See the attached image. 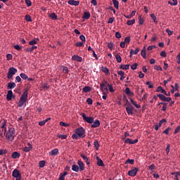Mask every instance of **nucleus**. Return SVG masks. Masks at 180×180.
Returning <instances> with one entry per match:
<instances>
[{
    "label": "nucleus",
    "mask_w": 180,
    "mask_h": 180,
    "mask_svg": "<svg viewBox=\"0 0 180 180\" xmlns=\"http://www.w3.org/2000/svg\"><path fill=\"white\" fill-rule=\"evenodd\" d=\"M82 116L84 119V121H86V122H89L90 124H91V128H98V126L101 125L99 119H96V121H94V117H87L84 112H83V113L82 114Z\"/></svg>",
    "instance_id": "nucleus-1"
},
{
    "label": "nucleus",
    "mask_w": 180,
    "mask_h": 180,
    "mask_svg": "<svg viewBox=\"0 0 180 180\" xmlns=\"http://www.w3.org/2000/svg\"><path fill=\"white\" fill-rule=\"evenodd\" d=\"M15 136V129L13 127L8 128L6 132V140H7V142H12Z\"/></svg>",
    "instance_id": "nucleus-2"
},
{
    "label": "nucleus",
    "mask_w": 180,
    "mask_h": 180,
    "mask_svg": "<svg viewBox=\"0 0 180 180\" xmlns=\"http://www.w3.org/2000/svg\"><path fill=\"white\" fill-rule=\"evenodd\" d=\"M28 98V91H24L18 103V106H26Z\"/></svg>",
    "instance_id": "nucleus-3"
},
{
    "label": "nucleus",
    "mask_w": 180,
    "mask_h": 180,
    "mask_svg": "<svg viewBox=\"0 0 180 180\" xmlns=\"http://www.w3.org/2000/svg\"><path fill=\"white\" fill-rule=\"evenodd\" d=\"M18 73L17 68H14V66H11L9 68L8 73H7V78L8 79H11V78H13V75Z\"/></svg>",
    "instance_id": "nucleus-4"
},
{
    "label": "nucleus",
    "mask_w": 180,
    "mask_h": 180,
    "mask_svg": "<svg viewBox=\"0 0 180 180\" xmlns=\"http://www.w3.org/2000/svg\"><path fill=\"white\" fill-rule=\"evenodd\" d=\"M76 133H77V139H79V136H81V138L86 136L85 129L82 127L80 128H76Z\"/></svg>",
    "instance_id": "nucleus-5"
},
{
    "label": "nucleus",
    "mask_w": 180,
    "mask_h": 180,
    "mask_svg": "<svg viewBox=\"0 0 180 180\" xmlns=\"http://www.w3.org/2000/svg\"><path fill=\"white\" fill-rule=\"evenodd\" d=\"M12 176L13 177H15V180H21L22 176L20 174V172H19L18 169H14L12 172Z\"/></svg>",
    "instance_id": "nucleus-6"
},
{
    "label": "nucleus",
    "mask_w": 180,
    "mask_h": 180,
    "mask_svg": "<svg viewBox=\"0 0 180 180\" xmlns=\"http://www.w3.org/2000/svg\"><path fill=\"white\" fill-rule=\"evenodd\" d=\"M137 172H139V168L134 167L133 169H131L128 171V174L129 176H136Z\"/></svg>",
    "instance_id": "nucleus-7"
},
{
    "label": "nucleus",
    "mask_w": 180,
    "mask_h": 180,
    "mask_svg": "<svg viewBox=\"0 0 180 180\" xmlns=\"http://www.w3.org/2000/svg\"><path fill=\"white\" fill-rule=\"evenodd\" d=\"M126 110H127V114L129 115H133V114H134V107H132L131 105H128L126 107Z\"/></svg>",
    "instance_id": "nucleus-8"
},
{
    "label": "nucleus",
    "mask_w": 180,
    "mask_h": 180,
    "mask_svg": "<svg viewBox=\"0 0 180 180\" xmlns=\"http://www.w3.org/2000/svg\"><path fill=\"white\" fill-rule=\"evenodd\" d=\"M125 142L127 143V144H136V143L139 142V139H134V140L132 141L131 139L127 138L126 139Z\"/></svg>",
    "instance_id": "nucleus-9"
},
{
    "label": "nucleus",
    "mask_w": 180,
    "mask_h": 180,
    "mask_svg": "<svg viewBox=\"0 0 180 180\" xmlns=\"http://www.w3.org/2000/svg\"><path fill=\"white\" fill-rule=\"evenodd\" d=\"M59 149L58 148H56L55 149H51V151H49V155L50 156H56L58 155Z\"/></svg>",
    "instance_id": "nucleus-10"
},
{
    "label": "nucleus",
    "mask_w": 180,
    "mask_h": 180,
    "mask_svg": "<svg viewBox=\"0 0 180 180\" xmlns=\"http://www.w3.org/2000/svg\"><path fill=\"white\" fill-rule=\"evenodd\" d=\"M39 41V38H34V39H31L29 41V44H32V46H37V43Z\"/></svg>",
    "instance_id": "nucleus-11"
},
{
    "label": "nucleus",
    "mask_w": 180,
    "mask_h": 180,
    "mask_svg": "<svg viewBox=\"0 0 180 180\" xmlns=\"http://www.w3.org/2000/svg\"><path fill=\"white\" fill-rule=\"evenodd\" d=\"M77 163H78L79 170H84L85 165L84 162H82V160H78Z\"/></svg>",
    "instance_id": "nucleus-12"
},
{
    "label": "nucleus",
    "mask_w": 180,
    "mask_h": 180,
    "mask_svg": "<svg viewBox=\"0 0 180 180\" xmlns=\"http://www.w3.org/2000/svg\"><path fill=\"white\" fill-rule=\"evenodd\" d=\"M163 122H167V119H161L160 121H159V124L155 125V129L158 131V129L161 127Z\"/></svg>",
    "instance_id": "nucleus-13"
},
{
    "label": "nucleus",
    "mask_w": 180,
    "mask_h": 180,
    "mask_svg": "<svg viewBox=\"0 0 180 180\" xmlns=\"http://www.w3.org/2000/svg\"><path fill=\"white\" fill-rule=\"evenodd\" d=\"M106 84L107 85H108V82H105V84H100V87H101V91H102L103 92V94H104V92L106 91L108 86H106Z\"/></svg>",
    "instance_id": "nucleus-14"
},
{
    "label": "nucleus",
    "mask_w": 180,
    "mask_h": 180,
    "mask_svg": "<svg viewBox=\"0 0 180 180\" xmlns=\"http://www.w3.org/2000/svg\"><path fill=\"white\" fill-rule=\"evenodd\" d=\"M1 128L2 130V133H6L7 132V127H6V121H3L1 122Z\"/></svg>",
    "instance_id": "nucleus-15"
},
{
    "label": "nucleus",
    "mask_w": 180,
    "mask_h": 180,
    "mask_svg": "<svg viewBox=\"0 0 180 180\" xmlns=\"http://www.w3.org/2000/svg\"><path fill=\"white\" fill-rule=\"evenodd\" d=\"M72 60H77V63H82L83 58L80 56H72Z\"/></svg>",
    "instance_id": "nucleus-16"
},
{
    "label": "nucleus",
    "mask_w": 180,
    "mask_h": 180,
    "mask_svg": "<svg viewBox=\"0 0 180 180\" xmlns=\"http://www.w3.org/2000/svg\"><path fill=\"white\" fill-rule=\"evenodd\" d=\"M32 145L30 144V142L28 143L27 146H25L23 151H25V153H28L29 151H31V149H32Z\"/></svg>",
    "instance_id": "nucleus-17"
},
{
    "label": "nucleus",
    "mask_w": 180,
    "mask_h": 180,
    "mask_svg": "<svg viewBox=\"0 0 180 180\" xmlns=\"http://www.w3.org/2000/svg\"><path fill=\"white\" fill-rule=\"evenodd\" d=\"M13 91H11V89H9V91H8V93L6 94V99L8 101H10L11 99H12L13 98Z\"/></svg>",
    "instance_id": "nucleus-18"
},
{
    "label": "nucleus",
    "mask_w": 180,
    "mask_h": 180,
    "mask_svg": "<svg viewBox=\"0 0 180 180\" xmlns=\"http://www.w3.org/2000/svg\"><path fill=\"white\" fill-rule=\"evenodd\" d=\"M96 160H97V165L99 167H104L103 161L101 158H99V156H96Z\"/></svg>",
    "instance_id": "nucleus-19"
},
{
    "label": "nucleus",
    "mask_w": 180,
    "mask_h": 180,
    "mask_svg": "<svg viewBox=\"0 0 180 180\" xmlns=\"http://www.w3.org/2000/svg\"><path fill=\"white\" fill-rule=\"evenodd\" d=\"M7 87L8 89H11V90L12 91V89L16 87L15 82H8V84H7Z\"/></svg>",
    "instance_id": "nucleus-20"
},
{
    "label": "nucleus",
    "mask_w": 180,
    "mask_h": 180,
    "mask_svg": "<svg viewBox=\"0 0 180 180\" xmlns=\"http://www.w3.org/2000/svg\"><path fill=\"white\" fill-rule=\"evenodd\" d=\"M68 4H69L70 6H79L80 2L79 1H68Z\"/></svg>",
    "instance_id": "nucleus-21"
},
{
    "label": "nucleus",
    "mask_w": 180,
    "mask_h": 180,
    "mask_svg": "<svg viewBox=\"0 0 180 180\" xmlns=\"http://www.w3.org/2000/svg\"><path fill=\"white\" fill-rule=\"evenodd\" d=\"M139 51H140V49H139V47H137L136 50H133V49H131L130 50V57H132V55H136L137 53H139Z\"/></svg>",
    "instance_id": "nucleus-22"
},
{
    "label": "nucleus",
    "mask_w": 180,
    "mask_h": 180,
    "mask_svg": "<svg viewBox=\"0 0 180 180\" xmlns=\"http://www.w3.org/2000/svg\"><path fill=\"white\" fill-rule=\"evenodd\" d=\"M125 94H127V96H134V93H133V91H131L129 87H126V89H125Z\"/></svg>",
    "instance_id": "nucleus-23"
},
{
    "label": "nucleus",
    "mask_w": 180,
    "mask_h": 180,
    "mask_svg": "<svg viewBox=\"0 0 180 180\" xmlns=\"http://www.w3.org/2000/svg\"><path fill=\"white\" fill-rule=\"evenodd\" d=\"M12 158L15 159V158H20V153H18V151H14L12 153Z\"/></svg>",
    "instance_id": "nucleus-24"
},
{
    "label": "nucleus",
    "mask_w": 180,
    "mask_h": 180,
    "mask_svg": "<svg viewBox=\"0 0 180 180\" xmlns=\"http://www.w3.org/2000/svg\"><path fill=\"white\" fill-rule=\"evenodd\" d=\"M130 101H131V103H132V105H134V106L136 107V108H141V105H139V103H137V101H135V100H133V98H130Z\"/></svg>",
    "instance_id": "nucleus-25"
},
{
    "label": "nucleus",
    "mask_w": 180,
    "mask_h": 180,
    "mask_svg": "<svg viewBox=\"0 0 180 180\" xmlns=\"http://www.w3.org/2000/svg\"><path fill=\"white\" fill-rule=\"evenodd\" d=\"M68 174V172H61L60 176H59L58 180H65V176H67Z\"/></svg>",
    "instance_id": "nucleus-26"
},
{
    "label": "nucleus",
    "mask_w": 180,
    "mask_h": 180,
    "mask_svg": "<svg viewBox=\"0 0 180 180\" xmlns=\"http://www.w3.org/2000/svg\"><path fill=\"white\" fill-rule=\"evenodd\" d=\"M82 18H84L85 20H89V18H91V13H89V11H84Z\"/></svg>",
    "instance_id": "nucleus-27"
},
{
    "label": "nucleus",
    "mask_w": 180,
    "mask_h": 180,
    "mask_svg": "<svg viewBox=\"0 0 180 180\" xmlns=\"http://www.w3.org/2000/svg\"><path fill=\"white\" fill-rule=\"evenodd\" d=\"M72 170H74L75 172H79V163H77V165L76 163H74L73 165H72Z\"/></svg>",
    "instance_id": "nucleus-28"
},
{
    "label": "nucleus",
    "mask_w": 180,
    "mask_h": 180,
    "mask_svg": "<svg viewBox=\"0 0 180 180\" xmlns=\"http://www.w3.org/2000/svg\"><path fill=\"white\" fill-rule=\"evenodd\" d=\"M129 64H120V70H129Z\"/></svg>",
    "instance_id": "nucleus-29"
},
{
    "label": "nucleus",
    "mask_w": 180,
    "mask_h": 180,
    "mask_svg": "<svg viewBox=\"0 0 180 180\" xmlns=\"http://www.w3.org/2000/svg\"><path fill=\"white\" fill-rule=\"evenodd\" d=\"M81 156H82V158L83 160H84V162H86V163L87 164V165H89L90 162H89V158H88V156H86V155H84V154H82Z\"/></svg>",
    "instance_id": "nucleus-30"
},
{
    "label": "nucleus",
    "mask_w": 180,
    "mask_h": 180,
    "mask_svg": "<svg viewBox=\"0 0 180 180\" xmlns=\"http://www.w3.org/2000/svg\"><path fill=\"white\" fill-rule=\"evenodd\" d=\"M141 55L143 58H146V47L143 46V49L141 50Z\"/></svg>",
    "instance_id": "nucleus-31"
},
{
    "label": "nucleus",
    "mask_w": 180,
    "mask_h": 180,
    "mask_svg": "<svg viewBox=\"0 0 180 180\" xmlns=\"http://www.w3.org/2000/svg\"><path fill=\"white\" fill-rule=\"evenodd\" d=\"M51 117H47L46 119H44V121H39V126H44V124H46V122H48V121H50Z\"/></svg>",
    "instance_id": "nucleus-32"
},
{
    "label": "nucleus",
    "mask_w": 180,
    "mask_h": 180,
    "mask_svg": "<svg viewBox=\"0 0 180 180\" xmlns=\"http://www.w3.org/2000/svg\"><path fill=\"white\" fill-rule=\"evenodd\" d=\"M158 96H159V98H160V99H162L161 103L163 105L164 101H165V98H166L165 95H164L162 93V94H158Z\"/></svg>",
    "instance_id": "nucleus-33"
},
{
    "label": "nucleus",
    "mask_w": 180,
    "mask_h": 180,
    "mask_svg": "<svg viewBox=\"0 0 180 180\" xmlns=\"http://www.w3.org/2000/svg\"><path fill=\"white\" fill-rule=\"evenodd\" d=\"M118 75H120V80L124 79V71L120 70L117 71Z\"/></svg>",
    "instance_id": "nucleus-34"
},
{
    "label": "nucleus",
    "mask_w": 180,
    "mask_h": 180,
    "mask_svg": "<svg viewBox=\"0 0 180 180\" xmlns=\"http://www.w3.org/2000/svg\"><path fill=\"white\" fill-rule=\"evenodd\" d=\"M36 48H37V46H33L32 45H31V46L27 47V49H25V51H30L32 53V51L35 50Z\"/></svg>",
    "instance_id": "nucleus-35"
},
{
    "label": "nucleus",
    "mask_w": 180,
    "mask_h": 180,
    "mask_svg": "<svg viewBox=\"0 0 180 180\" xmlns=\"http://www.w3.org/2000/svg\"><path fill=\"white\" fill-rule=\"evenodd\" d=\"M113 6L115 8L119 9L120 2L117 0H112Z\"/></svg>",
    "instance_id": "nucleus-36"
},
{
    "label": "nucleus",
    "mask_w": 180,
    "mask_h": 180,
    "mask_svg": "<svg viewBox=\"0 0 180 180\" xmlns=\"http://www.w3.org/2000/svg\"><path fill=\"white\" fill-rule=\"evenodd\" d=\"M168 4H169L170 6H177L178 1L177 0L168 1Z\"/></svg>",
    "instance_id": "nucleus-37"
},
{
    "label": "nucleus",
    "mask_w": 180,
    "mask_h": 180,
    "mask_svg": "<svg viewBox=\"0 0 180 180\" xmlns=\"http://www.w3.org/2000/svg\"><path fill=\"white\" fill-rule=\"evenodd\" d=\"M102 71H103V73H105V75H108V74H109V69H108V68H106V66H103V67H102Z\"/></svg>",
    "instance_id": "nucleus-38"
},
{
    "label": "nucleus",
    "mask_w": 180,
    "mask_h": 180,
    "mask_svg": "<svg viewBox=\"0 0 180 180\" xmlns=\"http://www.w3.org/2000/svg\"><path fill=\"white\" fill-rule=\"evenodd\" d=\"M46 165V161L45 160H41V161L39 162V166L41 167V168H43V167H45Z\"/></svg>",
    "instance_id": "nucleus-39"
},
{
    "label": "nucleus",
    "mask_w": 180,
    "mask_h": 180,
    "mask_svg": "<svg viewBox=\"0 0 180 180\" xmlns=\"http://www.w3.org/2000/svg\"><path fill=\"white\" fill-rule=\"evenodd\" d=\"M63 68V73L68 74L70 72V70L68 69V66H62Z\"/></svg>",
    "instance_id": "nucleus-40"
},
{
    "label": "nucleus",
    "mask_w": 180,
    "mask_h": 180,
    "mask_svg": "<svg viewBox=\"0 0 180 180\" xmlns=\"http://www.w3.org/2000/svg\"><path fill=\"white\" fill-rule=\"evenodd\" d=\"M108 46L110 48V50H113L114 49V43L112 41H110V43H108Z\"/></svg>",
    "instance_id": "nucleus-41"
},
{
    "label": "nucleus",
    "mask_w": 180,
    "mask_h": 180,
    "mask_svg": "<svg viewBox=\"0 0 180 180\" xmlns=\"http://www.w3.org/2000/svg\"><path fill=\"white\" fill-rule=\"evenodd\" d=\"M136 20L135 18H133L132 20H128L127 24V25H134V23H135Z\"/></svg>",
    "instance_id": "nucleus-42"
},
{
    "label": "nucleus",
    "mask_w": 180,
    "mask_h": 180,
    "mask_svg": "<svg viewBox=\"0 0 180 180\" xmlns=\"http://www.w3.org/2000/svg\"><path fill=\"white\" fill-rule=\"evenodd\" d=\"M108 87H107L106 90L103 94V96H102L103 99H107V98H108Z\"/></svg>",
    "instance_id": "nucleus-43"
},
{
    "label": "nucleus",
    "mask_w": 180,
    "mask_h": 180,
    "mask_svg": "<svg viewBox=\"0 0 180 180\" xmlns=\"http://www.w3.org/2000/svg\"><path fill=\"white\" fill-rule=\"evenodd\" d=\"M90 91H91V87H89V86L83 87V92H90Z\"/></svg>",
    "instance_id": "nucleus-44"
},
{
    "label": "nucleus",
    "mask_w": 180,
    "mask_h": 180,
    "mask_svg": "<svg viewBox=\"0 0 180 180\" xmlns=\"http://www.w3.org/2000/svg\"><path fill=\"white\" fill-rule=\"evenodd\" d=\"M94 147L96 148V150L98 149L100 144H99L98 141H97V139H95V141L94 142Z\"/></svg>",
    "instance_id": "nucleus-45"
},
{
    "label": "nucleus",
    "mask_w": 180,
    "mask_h": 180,
    "mask_svg": "<svg viewBox=\"0 0 180 180\" xmlns=\"http://www.w3.org/2000/svg\"><path fill=\"white\" fill-rule=\"evenodd\" d=\"M49 17L51 18L52 20H57V15H56V13H51V15H49Z\"/></svg>",
    "instance_id": "nucleus-46"
},
{
    "label": "nucleus",
    "mask_w": 180,
    "mask_h": 180,
    "mask_svg": "<svg viewBox=\"0 0 180 180\" xmlns=\"http://www.w3.org/2000/svg\"><path fill=\"white\" fill-rule=\"evenodd\" d=\"M80 39H82V43H83V44H84V43H86V37L84 35V34H82L79 36Z\"/></svg>",
    "instance_id": "nucleus-47"
},
{
    "label": "nucleus",
    "mask_w": 180,
    "mask_h": 180,
    "mask_svg": "<svg viewBox=\"0 0 180 180\" xmlns=\"http://www.w3.org/2000/svg\"><path fill=\"white\" fill-rule=\"evenodd\" d=\"M108 89L110 92H115V89H113L112 84H109L108 82Z\"/></svg>",
    "instance_id": "nucleus-48"
},
{
    "label": "nucleus",
    "mask_w": 180,
    "mask_h": 180,
    "mask_svg": "<svg viewBox=\"0 0 180 180\" xmlns=\"http://www.w3.org/2000/svg\"><path fill=\"white\" fill-rule=\"evenodd\" d=\"M20 77L24 80H27L28 79V76H27V75H26V73H20Z\"/></svg>",
    "instance_id": "nucleus-49"
},
{
    "label": "nucleus",
    "mask_w": 180,
    "mask_h": 180,
    "mask_svg": "<svg viewBox=\"0 0 180 180\" xmlns=\"http://www.w3.org/2000/svg\"><path fill=\"white\" fill-rule=\"evenodd\" d=\"M146 84L148 86L149 89H153L154 87L153 82L151 81L146 82Z\"/></svg>",
    "instance_id": "nucleus-50"
},
{
    "label": "nucleus",
    "mask_w": 180,
    "mask_h": 180,
    "mask_svg": "<svg viewBox=\"0 0 180 180\" xmlns=\"http://www.w3.org/2000/svg\"><path fill=\"white\" fill-rule=\"evenodd\" d=\"M167 103H166V101H163L162 110L165 111L167 110Z\"/></svg>",
    "instance_id": "nucleus-51"
},
{
    "label": "nucleus",
    "mask_w": 180,
    "mask_h": 180,
    "mask_svg": "<svg viewBox=\"0 0 180 180\" xmlns=\"http://www.w3.org/2000/svg\"><path fill=\"white\" fill-rule=\"evenodd\" d=\"M8 149H0V155H6Z\"/></svg>",
    "instance_id": "nucleus-52"
},
{
    "label": "nucleus",
    "mask_w": 180,
    "mask_h": 180,
    "mask_svg": "<svg viewBox=\"0 0 180 180\" xmlns=\"http://www.w3.org/2000/svg\"><path fill=\"white\" fill-rule=\"evenodd\" d=\"M116 60H117V63H122V57L121 56H120V54H117Z\"/></svg>",
    "instance_id": "nucleus-53"
},
{
    "label": "nucleus",
    "mask_w": 180,
    "mask_h": 180,
    "mask_svg": "<svg viewBox=\"0 0 180 180\" xmlns=\"http://www.w3.org/2000/svg\"><path fill=\"white\" fill-rule=\"evenodd\" d=\"M41 89H49L50 86L49 84H42V86H41Z\"/></svg>",
    "instance_id": "nucleus-54"
},
{
    "label": "nucleus",
    "mask_w": 180,
    "mask_h": 180,
    "mask_svg": "<svg viewBox=\"0 0 180 180\" xmlns=\"http://www.w3.org/2000/svg\"><path fill=\"white\" fill-rule=\"evenodd\" d=\"M25 20H27V22H32V18L30 15H25Z\"/></svg>",
    "instance_id": "nucleus-55"
},
{
    "label": "nucleus",
    "mask_w": 180,
    "mask_h": 180,
    "mask_svg": "<svg viewBox=\"0 0 180 180\" xmlns=\"http://www.w3.org/2000/svg\"><path fill=\"white\" fill-rule=\"evenodd\" d=\"M152 19L153 20V22H157V16H155V15H154V13H152L150 15Z\"/></svg>",
    "instance_id": "nucleus-56"
},
{
    "label": "nucleus",
    "mask_w": 180,
    "mask_h": 180,
    "mask_svg": "<svg viewBox=\"0 0 180 180\" xmlns=\"http://www.w3.org/2000/svg\"><path fill=\"white\" fill-rule=\"evenodd\" d=\"M60 126H70V124L69 122H64L63 121H60Z\"/></svg>",
    "instance_id": "nucleus-57"
},
{
    "label": "nucleus",
    "mask_w": 180,
    "mask_h": 180,
    "mask_svg": "<svg viewBox=\"0 0 180 180\" xmlns=\"http://www.w3.org/2000/svg\"><path fill=\"white\" fill-rule=\"evenodd\" d=\"M130 41H131L130 36H127V37L125 38V44L126 43L129 44L130 43Z\"/></svg>",
    "instance_id": "nucleus-58"
},
{
    "label": "nucleus",
    "mask_w": 180,
    "mask_h": 180,
    "mask_svg": "<svg viewBox=\"0 0 180 180\" xmlns=\"http://www.w3.org/2000/svg\"><path fill=\"white\" fill-rule=\"evenodd\" d=\"M86 102H87V103H88L89 105H92V103H93L92 98H87Z\"/></svg>",
    "instance_id": "nucleus-59"
},
{
    "label": "nucleus",
    "mask_w": 180,
    "mask_h": 180,
    "mask_svg": "<svg viewBox=\"0 0 180 180\" xmlns=\"http://www.w3.org/2000/svg\"><path fill=\"white\" fill-rule=\"evenodd\" d=\"M6 58H7V60H11V58H13L12 53H7Z\"/></svg>",
    "instance_id": "nucleus-60"
},
{
    "label": "nucleus",
    "mask_w": 180,
    "mask_h": 180,
    "mask_svg": "<svg viewBox=\"0 0 180 180\" xmlns=\"http://www.w3.org/2000/svg\"><path fill=\"white\" fill-rule=\"evenodd\" d=\"M172 174H175V179H179V176H180V172H172Z\"/></svg>",
    "instance_id": "nucleus-61"
},
{
    "label": "nucleus",
    "mask_w": 180,
    "mask_h": 180,
    "mask_svg": "<svg viewBox=\"0 0 180 180\" xmlns=\"http://www.w3.org/2000/svg\"><path fill=\"white\" fill-rule=\"evenodd\" d=\"M154 68L157 71H162V68L161 66L155 65Z\"/></svg>",
    "instance_id": "nucleus-62"
},
{
    "label": "nucleus",
    "mask_w": 180,
    "mask_h": 180,
    "mask_svg": "<svg viewBox=\"0 0 180 180\" xmlns=\"http://www.w3.org/2000/svg\"><path fill=\"white\" fill-rule=\"evenodd\" d=\"M25 4H27V7H30V6H32V1L25 0Z\"/></svg>",
    "instance_id": "nucleus-63"
},
{
    "label": "nucleus",
    "mask_w": 180,
    "mask_h": 180,
    "mask_svg": "<svg viewBox=\"0 0 180 180\" xmlns=\"http://www.w3.org/2000/svg\"><path fill=\"white\" fill-rule=\"evenodd\" d=\"M14 48L15 50H18V51L22 50V46H20V45H14Z\"/></svg>",
    "instance_id": "nucleus-64"
}]
</instances>
